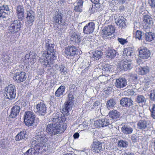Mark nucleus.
<instances>
[{"label": "nucleus", "instance_id": "nucleus-1", "mask_svg": "<svg viewBox=\"0 0 155 155\" xmlns=\"http://www.w3.org/2000/svg\"><path fill=\"white\" fill-rule=\"evenodd\" d=\"M53 116L52 122L48 124L46 127L47 131L51 136L63 133L67 128V124L65 123L66 118L64 115L60 116L56 113Z\"/></svg>", "mask_w": 155, "mask_h": 155}, {"label": "nucleus", "instance_id": "nucleus-2", "mask_svg": "<svg viewBox=\"0 0 155 155\" xmlns=\"http://www.w3.org/2000/svg\"><path fill=\"white\" fill-rule=\"evenodd\" d=\"M51 40L48 39L46 40L45 46L46 51H45L42 54V57L39 59L41 64L44 68L51 67L54 63V60L56 59L54 52V45L51 43Z\"/></svg>", "mask_w": 155, "mask_h": 155}, {"label": "nucleus", "instance_id": "nucleus-3", "mask_svg": "<svg viewBox=\"0 0 155 155\" xmlns=\"http://www.w3.org/2000/svg\"><path fill=\"white\" fill-rule=\"evenodd\" d=\"M22 27V23L19 20L13 21L8 27V33L11 35L19 34Z\"/></svg>", "mask_w": 155, "mask_h": 155}, {"label": "nucleus", "instance_id": "nucleus-4", "mask_svg": "<svg viewBox=\"0 0 155 155\" xmlns=\"http://www.w3.org/2000/svg\"><path fill=\"white\" fill-rule=\"evenodd\" d=\"M24 122L28 127L32 126L35 123V117L33 112L30 111L25 112L24 116Z\"/></svg>", "mask_w": 155, "mask_h": 155}, {"label": "nucleus", "instance_id": "nucleus-5", "mask_svg": "<svg viewBox=\"0 0 155 155\" xmlns=\"http://www.w3.org/2000/svg\"><path fill=\"white\" fill-rule=\"evenodd\" d=\"M64 55L66 57H74L80 53L79 49L76 47L72 45L68 46L64 48Z\"/></svg>", "mask_w": 155, "mask_h": 155}, {"label": "nucleus", "instance_id": "nucleus-6", "mask_svg": "<svg viewBox=\"0 0 155 155\" xmlns=\"http://www.w3.org/2000/svg\"><path fill=\"white\" fill-rule=\"evenodd\" d=\"M13 79L17 83H20L25 81L27 78L26 73L24 71H18L13 74Z\"/></svg>", "mask_w": 155, "mask_h": 155}, {"label": "nucleus", "instance_id": "nucleus-7", "mask_svg": "<svg viewBox=\"0 0 155 155\" xmlns=\"http://www.w3.org/2000/svg\"><path fill=\"white\" fill-rule=\"evenodd\" d=\"M6 97L7 98L12 100L15 98L16 94L15 86L12 84H10L6 88Z\"/></svg>", "mask_w": 155, "mask_h": 155}, {"label": "nucleus", "instance_id": "nucleus-8", "mask_svg": "<svg viewBox=\"0 0 155 155\" xmlns=\"http://www.w3.org/2000/svg\"><path fill=\"white\" fill-rule=\"evenodd\" d=\"M54 24L57 25H65V21L63 18V15L61 12H58L54 15L53 17Z\"/></svg>", "mask_w": 155, "mask_h": 155}, {"label": "nucleus", "instance_id": "nucleus-9", "mask_svg": "<svg viewBox=\"0 0 155 155\" xmlns=\"http://www.w3.org/2000/svg\"><path fill=\"white\" fill-rule=\"evenodd\" d=\"M35 12L31 10H29L26 12V20L25 23L28 25H32L34 21Z\"/></svg>", "mask_w": 155, "mask_h": 155}, {"label": "nucleus", "instance_id": "nucleus-10", "mask_svg": "<svg viewBox=\"0 0 155 155\" xmlns=\"http://www.w3.org/2000/svg\"><path fill=\"white\" fill-rule=\"evenodd\" d=\"M36 112L40 115H44L46 113L47 107L43 101L38 104L36 106Z\"/></svg>", "mask_w": 155, "mask_h": 155}, {"label": "nucleus", "instance_id": "nucleus-11", "mask_svg": "<svg viewBox=\"0 0 155 155\" xmlns=\"http://www.w3.org/2000/svg\"><path fill=\"white\" fill-rule=\"evenodd\" d=\"M95 28V24L94 22H90L87 24L84 27L83 33L84 34L89 35L92 33Z\"/></svg>", "mask_w": 155, "mask_h": 155}, {"label": "nucleus", "instance_id": "nucleus-12", "mask_svg": "<svg viewBox=\"0 0 155 155\" xmlns=\"http://www.w3.org/2000/svg\"><path fill=\"white\" fill-rule=\"evenodd\" d=\"M115 29L112 25H110L106 26L104 29L103 34L104 38H107L115 32Z\"/></svg>", "mask_w": 155, "mask_h": 155}, {"label": "nucleus", "instance_id": "nucleus-13", "mask_svg": "<svg viewBox=\"0 0 155 155\" xmlns=\"http://www.w3.org/2000/svg\"><path fill=\"white\" fill-rule=\"evenodd\" d=\"M94 125L98 128L106 127L109 124V120L105 118L97 120L94 122Z\"/></svg>", "mask_w": 155, "mask_h": 155}, {"label": "nucleus", "instance_id": "nucleus-14", "mask_svg": "<svg viewBox=\"0 0 155 155\" xmlns=\"http://www.w3.org/2000/svg\"><path fill=\"white\" fill-rule=\"evenodd\" d=\"M150 51L147 48H144L139 50L138 56L142 59H147L150 56Z\"/></svg>", "mask_w": 155, "mask_h": 155}, {"label": "nucleus", "instance_id": "nucleus-15", "mask_svg": "<svg viewBox=\"0 0 155 155\" xmlns=\"http://www.w3.org/2000/svg\"><path fill=\"white\" fill-rule=\"evenodd\" d=\"M115 84L117 88L120 89L123 88L127 84V80L125 78L120 77L116 80Z\"/></svg>", "mask_w": 155, "mask_h": 155}, {"label": "nucleus", "instance_id": "nucleus-16", "mask_svg": "<svg viewBox=\"0 0 155 155\" xmlns=\"http://www.w3.org/2000/svg\"><path fill=\"white\" fill-rule=\"evenodd\" d=\"M16 16L19 20L22 21L24 18V9L23 6L18 5L16 8Z\"/></svg>", "mask_w": 155, "mask_h": 155}, {"label": "nucleus", "instance_id": "nucleus-17", "mask_svg": "<svg viewBox=\"0 0 155 155\" xmlns=\"http://www.w3.org/2000/svg\"><path fill=\"white\" fill-rule=\"evenodd\" d=\"M20 110V107L18 105L13 106L11 109L9 117L11 118H15L19 114Z\"/></svg>", "mask_w": 155, "mask_h": 155}, {"label": "nucleus", "instance_id": "nucleus-18", "mask_svg": "<svg viewBox=\"0 0 155 155\" xmlns=\"http://www.w3.org/2000/svg\"><path fill=\"white\" fill-rule=\"evenodd\" d=\"M102 150L101 143L97 141H95L92 148V151L94 152L99 153L101 152Z\"/></svg>", "mask_w": 155, "mask_h": 155}, {"label": "nucleus", "instance_id": "nucleus-19", "mask_svg": "<svg viewBox=\"0 0 155 155\" xmlns=\"http://www.w3.org/2000/svg\"><path fill=\"white\" fill-rule=\"evenodd\" d=\"M72 102L70 101H67L64 103V106L62 109L63 113L64 114L68 115L69 114V111L71 109Z\"/></svg>", "mask_w": 155, "mask_h": 155}, {"label": "nucleus", "instance_id": "nucleus-20", "mask_svg": "<svg viewBox=\"0 0 155 155\" xmlns=\"http://www.w3.org/2000/svg\"><path fill=\"white\" fill-rule=\"evenodd\" d=\"M9 11V8L7 5H3V6H0V19H1L6 18V16L7 14L5 11L8 12Z\"/></svg>", "mask_w": 155, "mask_h": 155}, {"label": "nucleus", "instance_id": "nucleus-21", "mask_svg": "<svg viewBox=\"0 0 155 155\" xmlns=\"http://www.w3.org/2000/svg\"><path fill=\"white\" fill-rule=\"evenodd\" d=\"M133 101L130 98H123L120 101V104L123 107H128L132 104Z\"/></svg>", "mask_w": 155, "mask_h": 155}, {"label": "nucleus", "instance_id": "nucleus-22", "mask_svg": "<svg viewBox=\"0 0 155 155\" xmlns=\"http://www.w3.org/2000/svg\"><path fill=\"white\" fill-rule=\"evenodd\" d=\"M143 19V22L145 25L147 27H150L153 23L151 16L148 15H145L144 16Z\"/></svg>", "mask_w": 155, "mask_h": 155}, {"label": "nucleus", "instance_id": "nucleus-23", "mask_svg": "<svg viewBox=\"0 0 155 155\" xmlns=\"http://www.w3.org/2000/svg\"><path fill=\"white\" fill-rule=\"evenodd\" d=\"M120 115V113L116 110L110 111L108 114L109 117L112 119L116 120L119 118Z\"/></svg>", "mask_w": 155, "mask_h": 155}, {"label": "nucleus", "instance_id": "nucleus-24", "mask_svg": "<svg viewBox=\"0 0 155 155\" xmlns=\"http://www.w3.org/2000/svg\"><path fill=\"white\" fill-rule=\"evenodd\" d=\"M150 70V68L147 66L140 67L138 69V73L140 75H144L149 73Z\"/></svg>", "mask_w": 155, "mask_h": 155}, {"label": "nucleus", "instance_id": "nucleus-25", "mask_svg": "<svg viewBox=\"0 0 155 155\" xmlns=\"http://www.w3.org/2000/svg\"><path fill=\"white\" fill-rule=\"evenodd\" d=\"M121 68L124 71L130 70L132 68L131 64L128 61H122L120 65Z\"/></svg>", "mask_w": 155, "mask_h": 155}, {"label": "nucleus", "instance_id": "nucleus-26", "mask_svg": "<svg viewBox=\"0 0 155 155\" xmlns=\"http://www.w3.org/2000/svg\"><path fill=\"white\" fill-rule=\"evenodd\" d=\"M103 55V53L101 51L96 50L92 52V58L94 60H98L101 58Z\"/></svg>", "mask_w": 155, "mask_h": 155}, {"label": "nucleus", "instance_id": "nucleus-27", "mask_svg": "<svg viewBox=\"0 0 155 155\" xmlns=\"http://www.w3.org/2000/svg\"><path fill=\"white\" fill-rule=\"evenodd\" d=\"M125 19L122 16H119L117 20L116 24L121 28L125 27L126 25L125 21Z\"/></svg>", "mask_w": 155, "mask_h": 155}, {"label": "nucleus", "instance_id": "nucleus-28", "mask_svg": "<svg viewBox=\"0 0 155 155\" xmlns=\"http://www.w3.org/2000/svg\"><path fill=\"white\" fill-rule=\"evenodd\" d=\"M65 87L61 85L56 91L55 93V95L57 97H59L62 95L64 93L65 90Z\"/></svg>", "mask_w": 155, "mask_h": 155}, {"label": "nucleus", "instance_id": "nucleus-29", "mask_svg": "<svg viewBox=\"0 0 155 155\" xmlns=\"http://www.w3.org/2000/svg\"><path fill=\"white\" fill-rule=\"evenodd\" d=\"M80 36L75 33L74 32L71 35V41L77 43H80L81 41Z\"/></svg>", "mask_w": 155, "mask_h": 155}, {"label": "nucleus", "instance_id": "nucleus-30", "mask_svg": "<svg viewBox=\"0 0 155 155\" xmlns=\"http://www.w3.org/2000/svg\"><path fill=\"white\" fill-rule=\"evenodd\" d=\"M121 130L124 134H128L132 133L133 129L130 127L124 125L121 127Z\"/></svg>", "mask_w": 155, "mask_h": 155}, {"label": "nucleus", "instance_id": "nucleus-31", "mask_svg": "<svg viewBox=\"0 0 155 155\" xmlns=\"http://www.w3.org/2000/svg\"><path fill=\"white\" fill-rule=\"evenodd\" d=\"M155 39V34L151 32H147L145 34V40L150 42Z\"/></svg>", "mask_w": 155, "mask_h": 155}, {"label": "nucleus", "instance_id": "nucleus-32", "mask_svg": "<svg viewBox=\"0 0 155 155\" xmlns=\"http://www.w3.org/2000/svg\"><path fill=\"white\" fill-rule=\"evenodd\" d=\"M117 52L114 49H109L107 53V56L109 58H114L116 55Z\"/></svg>", "mask_w": 155, "mask_h": 155}, {"label": "nucleus", "instance_id": "nucleus-33", "mask_svg": "<svg viewBox=\"0 0 155 155\" xmlns=\"http://www.w3.org/2000/svg\"><path fill=\"white\" fill-rule=\"evenodd\" d=\"M133 53V51L131 48H128L124 49L123 51V56H129L131 55Z\"/></svg>", "mask_w": 155, "mask_h": 155}, {"label": "nucleus", "instance_id": "nucleus-34", "mask_svg": "<svg viewBox=\"0 0 155 155\" xmlns=\"http://www.w3.org/2000/svg\"><path fill=\"white\" fill-rule=\"evenodd\" d=\"M42 145L43 144L42 143H40L39 147H37V152L38 154V155L45 151L46 150L45 148L46 147Z\"/></svg>", "mask_w": 155, "mask_h": 155}, {"label": "nucleus", "instance_id": "nucleus-35", "mask_svg": "<svg viewBox=\"0 0 155 155\" xmlns=\"http://www.w3.org/2000/svg\"><path fill=\"white\" fill-rule=\"evenodd\" d=\"M147 126V123L145 121L140 120L137 124L138 127L140 129H145Z\"/></svg>", "mask_w": 155, "mask_h": 155}, {"label": "nucleus", "instance_id": "nucleus-36", "mask_svg": "<svg viewBox=\"0 0 155 155\" xmlns=\"http://www.w3.org/2000/svg\"><path fill=\"white\" fill-rule=\"evenodd\" d=\"M36 150L33 148H31L28 150L24 155H38V154Z\"/></svg>", "mask_w": 155, "mask_h": 155}, {"label": "nucleus", "instance_id": "nucleus-37", "mask_svg": "<svg viewBox=\"0 0 155 155\" xmlns=\"http://www.w3.org/2000/svg\"><path fill=\"white\" fill-rule=\"evenodd\" d=\"M41 143H40L38 141H36L35 140L32 142L31 144V148H33L35 150H36L37 152V147H39V144Z\"/></svg>", "mask_w": 155, "mask_h": 155}, {"label": "nucleus", "instance_id": "nucleus-38", "mask_svg": "<svg viewBox=\"0 0 155 155\" xmlns=\"http://www.w3.org/2000/svg\"><path fill=\"white\" fill-rule=\"evenodd\" d=\"M145 98L141 95H138L137 97L136 102L138 103H142L145 101Z\"/></svg>", "mask_w": 155, "mask_h": 155}, {"label": "nucleus", "instance_id": "nucleus-39", "mask_svg": "<svg viewBox=\"0 0 155 155\" xmlns=\"http://www.w3.org/2000/svg\"><path fill=\"white\" fill-rule=\"evenodd\" d=\"M60 71L62 75H65L67 73V68L63 65H61L59 67Z\"/></svg>", "mask_w": 155, "mask_h": 155}, {"label": "nucleus", "instance_id": "nucleus-40", "mask_svg": "<svg viewBox=\"0 0 155 155\" xmlns=\"http://www.w3.org/2000/svg\"><path fill=\"white\" fill-rule=\"evenodd\" d=\"M115 104V102L113 99H110L107 101V107L112 108Z\"/></svg>", "mask_w": 155, "mask_h": 155}, {"label": "nucleus", "instance_id": "nucleus-41", "mask_svg": "<svg viewBox=\"0 0 155 155\" xmlns=\"http://www.w3.org/2000/svg\"><path fill=\"white\" fill-rule=\"evenodd\" d=\"M143 33L139 30H137L135 33V37L136 38H137L140 40L142 39V37L143 35Z\"/></svg>", "mask_w": 155, "mask_h": 155}, {"label": "nucleus", "instance_id": "nucleus-42", "mask_svg": "<svg viewBox=\"0 0 155 155\" xmlns=\"http://www.w3.org/2000/svg\"><path fill=\"white\" fill-rule=\"evenodd\" d=\"M82 43L83 44H89L92 41L91 38V37L86 36L84 37L82 40Z\"/></svg>", "mask_w": 155, "mask_h": 155}, {"label": "nucleus", "instance_id": "nucleus-43", "mask_svg": "<svg viewBox=\"0 0 155 155\" xmlns=\"http://www.w3.org/2000/svg\"><path fill=\"white\" fill-rule=\"evenodd\" d=\"M151 112L152 117L155 119V104H153L152 106L151 109H150Z\"/></svg>", "mask_w": 155, "mask_h": 155}, {"label": "nucleus", "instance_id": "nucleus-44", "mask_svg": "<svg viewBox=\"0 0 155 155\" xmlns=\"http://www.w3.org/2000/svg\"><path fill=\"white\" fill-rule=\"evenodd\" d=\"M98 9V8L97 6H96V5H94V7L92 5V7L90 8L89 11L91 14H93L97 12Z\"/></svg>", "mask_w": 155, "mask_h": 155}, {"label": "nucleus", "instance_id": "nucleus-45", "mask_svg": "<svg viewBox=\"0 0 155 155\" xmlns=\"http://www.w3.org/2000/svg\"><path fill=\"white\" fill-rule=\"evenodd\" d=\"M6 143L4 140L0 141V149H5L7 147Z\"/></svg>", "mask_w": 155, "mask_h": 155}, {"label": "nucleus", "instance_id": "nucleus-46", "mask_svg": "<svg viewBox=\"0 0 155 155\" xmlns=\"http://www.w3.org/2000/svg\"><path fill=\"white\" fill-rule=\"evenodd\" d=\"M118 145L120 147H125L127 145V143L123 140H120L119 142Z\"/></svg>", "mask_w": 155, "mask_h": 155}, {"label": "nucleus", "instance_id": "nucleus-47", "mask_svg": "<svg viewBox=\"0 0 155 155\" xmlns=\"http://www.w3.org/2000/svg\"><path fill=\"white\" fill-rule=\"evenodd\" d=\"M82 7L76 5L74 7V9L76 12H81L82 11Z\"/></svg>", "mask_w": 155, "mask_h": 155}, {"label": "nucleus", "instance_id": "nucleus-48", "mask_svg": "<svg viewBox=\"0 0 155 155\" xmlns=\"http://www.w3.org/2000/svg\"><path fill=\"white\" fill-rule=\"evenodd\" d=\"M148 2L151 8H155V0H148Z\"/></svg>", "mask_w": 155, "mask_h": 155}, {"label": "nucleus", "instance_id": "nucleus-49", "mask_svg": "<svg viewBox=\"0 0 155 155\" xmlns=\"http://www.w3.org/2000/svg\"><path fill=\"white\" fill-rule=\"evenodd\" d=\"M117 40L120 44L122 45H124L127 42L126 39L120 38H117Z\"/></svg>", "mask_w": 155, "mask_h": 155}, {"label": "nucleus", "instance_id": "nucleus-50", "mask_svg": "<svg viewBox=\"0 0 155 155\" xmlns=\"http://www.w3.org/2000/svg\"><path fill=\"white\" fill-rule=\"evenodd\" d=\"M150 97L151 100L153 101L155 100V90L151 92L150 94Z\"/></svg>", "mask_w": 155, "mask_h": 155}, {"label": "nucleus", "instance_id": "nucleus-51", "mask_svg": "<svg viewBox=\"0 0 155 155\" xmlns=\"http://www.w3.org/2000/svg\"><path fill=\"white\" fill-rule=\"evenodd\" d=\"M69 87L71 91L73 92L75 91L77 89L75 85L74 84H71Z\"/></svg>", "mask_w": 155, "mask_h": 155}, {"label": "nucleus", "instance_id": "nucleus-52", "mask_svg": "<svg viewBox=\"0 0 155 155\" xmlns=\"http://www.w3.org/2000/svg\"><path fill=\"white\" fill-rule=\"evenodd\" d=\"M68 101H70L71 102H72V101H73L74 97L71 92H70L68 94Z\"/></svg>", "mask_w": 155, "mask_h": 155}, {"label": "nucleus", "instance_id": "nucleus-53", "mask_svg": "<svg viewBox=\"0 0 155 155\" xmlns=\"http://www.w3.org/2000/svg\"><path fill=\"white\" fill-rule=\"evenodd\" d=\"M13 137H14V136H13ZM25 138V136H14L13 139L16 141H19L20 140L24 139Z\"/></svg>", "mask_w": 155, "mask_h": 155}, {"label": "nucleus", "instance_id": "nucleus-54", "mask_svg": "<svg viewBox=\"0 0 155 155\" xmlns=\"http://www.w3.org/2000/svg\"><path fill=\"white\" fill-rule=\"evenodd\" d=\"M77 5H76L83 7V1L82 0H77L76 2Z\"/></svg>", "mask_w": 155, "mask_h": 155}, {"label": "nucleus", "instance_id": "nucleus-55", "mask_svg": "<svg viewBox=\"0 0 155 155\" xmlns=\"http://www.w3.org/2000/svg\"><path fill=\"white\" fill-rule=\"evenodd\" d=\"M27 132L25 130L23 129L16 136H25L27 134Z\"/></svg>", "mask_w": 155, "mask_h": 155}, {"label": "nucleus", "instance_id": "nucleus-56", "mask_svg": "<svg viewBox=\"0 0 155 155\" xmlns=\"http://www.w3.org/2000/svg\"><path fill=\"white\" fill-rule=\"evenodd\" d=\"M45 136H44L43 137L41 136V138H40V142L42 143L45 142L46 141L47 139H45ZM45 138L46 137H45Z\"/></svg>", "mask_w": 155, "mask_h": 155}, {"label": "nucleus", "instance_id": "nucleus-57", "mask_svg": "<svg viewBox=\"0 0 155 155\" xmlns=\"http://www.w3.org/2000/svg\"><path fill=\"white\" fill-rule=\"evenodd\" d=\"M67 0H59L58 1L59 4L61 5H63L66 3Z\"/></svg>", "mask_w": 155, "mask_h": 155}, {"label": "nucleus", "instance_id": "nucleus-58", "mask_svg": "<svg viewBox=\"0 0 155 155\" xmlns=\"http://www.w3.org/2000/svg\"><path fill=\"white\" fill-rule=\"evenodd\" d=\"M91 1L94 4L97 5L99 2L100 0H91Z\"/></svg>", "mask_w": 155, "mask_h": 155}, {"label": "nucleus", "instance_id": "nucleus-59", "mask_svg": "<svg viewBox=\"0 0 155 155\" xmlns=\"http://www.w3.org/2000/svg\"><path fill=\"white\" fill-rule=\"evenodd\" d=\"M132 79L134 80H136L137 78V75H134L131 76Z\"/></svg>", "mask_w": 155, "mask_h": 155}, {"label": "nucleus", "instance_id": "nucleus-60", "mask_svg": "<svg viewBox=\"0 0 155 155\" xmlns=\"http://www.w3.org/2000/svg\"><path fill=\"white\" fill-rule=\"evenodd\" d=\"M124 155H134V154L132 153L128 152L127 153H125Z\"/></svg>", "mask_w": 155, "mask_h": 155}, {"label": "nucleus", "instance_id": "nucleus-61", "mask_svg": "<svg viewBox=\"0 0 155 155\" xmlns=\"http://www.w3.org/2000/svg\"><path fill=\"white\" fill-rule=\"evenodd\" d=\"M127 0H119V2L121 4H123L125 3Z\"/></svg>", "mask_w": 155, "mask_h": 155}, {"label": "nucleus", "instance_id": "nucleus-62", "mask_svg": "<svg viewBox=\"0 0 155 155\" xmlns=\"http://www.w3.org/2000/svg\"><path fill=\"white\" fill-rule=\"evenodd\" d=\"M132 140L133 142H135L136 141V139L134 137L135 136H132Z\"/></svg>", "mask_w": 155, "mask_h": 155}, {"label": "nucleus", "instance_id": "nucleus-63", "mask_svg": "<svg viewBox=\"0 0 155 155\" xmlns=\"http://www.w3.org/2000/svg\"><path fill=\"white\" fill-rule=\"evenodd\" d=\"M73 136H79V133L78 132H76L74 134Z\"/></svg>", "mask_w": 155, "mask_h": 155}, {"label": "nucleus", "instance_id": "nucleus-64", "mask_svg": "<svg viewBox=\"0 0 155 155\" xmlns=\"http://www.w3.org/2000/svg\"><path fill=\"white\" fill-rule=\"evenodd\" d=\"M63 155H73V154L71 153H67L64 154Z\"/></svg>", "mask_w": 155, "mask_h": 155}]
</instances>
